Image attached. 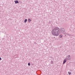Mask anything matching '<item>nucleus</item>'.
<instances>
[{
    "mask_svg": "<svg viewBox=\"0 0 75 75\" xmlns=\"http://www.w3.org/2000/svg\"><path fill=\"white\" fill-rule=\"evenodd\" d=\"M64 31L65 30L64 29V28L61 30L58 27H56L52 30V33L54 36H58L60 33H64Z\"/></svg>",
    "mask_w": 75,
    "mask_h": 75,
    "instance_id": "1",
    "label": "nucleus"
},
{
    "mask_svg": "<svg viewBox=\"0 0 75 75\" xmlns=\"http://www.w3.org/2000/svg\"><path fill=\"white\" fill-rule=\"evenodd\" d=\"M14 2H15V4H17L18 3V1L17 0L15 1Z\"/></svg>",
    "mask_w": 75,
    "mask_h": 75,
    "instance_id": "3",
    "label": "nucleus"
},
{
    "mask_svg": "<svg viewBox=\"0 0 75 75\" xmlns=\"http://www.w3.org/2000/svg\"><path fill=\"white\" fill-rule=\"evenodd\" d=\"M30 63H28V66H30Z\"/></svg>",
    "mask_w": 75,
    "mask_h": 75,
    "instance_id": "9",
    "label": "nucleus"
},
{
    "mask_svg": "<svg viewBox=\"0 0 75 75\" xmlns=\"http://www.w3.org/2000/svg\"><path fill=\"white\" fill-rule=\"evenodd\" d=\"M65 36H66V35H65Z\"/></svg>",
    "mask_w": 75,
    "mask_h": 75,
    "instance_id": "13",
    "label": "nucleus"
},
{
    "mask_svg": "<svg viewBox=\"0 0 75 75\" xmlns=\"http://www.w3.org/2000/svg\"><path fill=\"white\" fill-rule=\"evenodd\" d=\"M66 62H67V59H64L63 61V64H65Z\"/></svg>",
    "mask_w": 75,
    "mask_h": 75,
    "instance_id": "4",
    "label": "nucleus"
},
{
    "mask_svg": "<svg viewBox=\"0 0 75 75\" xmlns=\"http://www.w3.org/2000/svg\"><path fill=\"white\" fill-rule=\"evenodd\" d=\"M53 63L54 62L53 61H51V64H53Z\"/></svg>",
    "mask_w": 75,
    "mask_h": 75,
    "instance_id": "8",
    "label": "nucleus"
},
{
    "mask_svg": "<svg viewBox=\"0 0 75 75\" xmlns=\"http://www.w3.org/2000/svg\"><path fill=\"white\" fill-rule=\"evenodd\" d=\"M70 58H70V55H69L66 57V59H67V60H70Z\"/></svg>",
    "mask_w": 75,
    "mask_h": 75,
    "instance_id": "2",
    "label": "nucleus"
},
{
    "mask_svg": "<svg viewBox=\"0 0 75 75\" xmlns=\"http://www.w3.org/2000/svg\"><path fill=\"white\" fill-rule=\"evenodd\" d=\"M27 21V19H26L24 21V23H26Z\"/></svg>",
    "mask_w": 75,
    "mask_h": 75,
    "instance_id": "6",
    "label": "nucleus"
},
{
    "mask_svg": "<svg viewBox=\"0 0 75 75\" xmlns=\"http://www.w3.org/2000/svg\"><path fill=\"white\" fill-rule=\"evenodd\" d=\"M1 58L0 57V61H1Z\"/></svg>",
    "mask_w": 75,
    "mask_h": 75,
    "instance_id": "12",
    "label": "nucleus"
},
{
    "mask_svg": "<svg viewBox=\"0 0 75 75\" xmlns=\"http://www.w3.org/2000/svg\"><path fill=\"white\" fill-rule=\"evenodd\" d=\"M68 74L69 75H71V72H68Z\"/></svg>",
    "mask_w": 75,
    "mask_h": 75,
    "instance_id": "10",
    "label": "nucleus"
},
{
    "mask_svg": "<svg viewBox=\"0 0 75 75\" xmlns=\"http://www.w3.org/2000/svg\"><path fill=\"white\" fill-rule=\"evenodd\" d=\"M59 37L60 38H62V35H60L59 36Z\"/></svg>",
    "mask_w": 75,
    "mask_h": 75,
    "instance_id": "11",
    "label": "nucleus"
},
{
    "mask_svg": "<svg viewBox=\"0 0 75 75\" xmlns=\"http://www.w3.org/2000/svg\"><path fill=\"white\" fill-rule=\"evenodd\" d=\"M64 34H66V35H69V36H70V35H71L70 34L68 33H64Z\"/></svg>",
    "mask_w": 75,
    "mask_h": 75,
    "instance_id": "7",
    "label": "nucleus"
},
{
    "mask_svg": "<svg viewBox=\"0 0 75 75\" xmlns=\"http://www.w3.org/2000/svg\"><path fill=\"white\" fill-rule=\"evenodd\" d=\"M31 21V19H29L28 20V23H30V21Z\"/></svg>",
    "mask_w": 75,
    "mask_h": 75,
    "instance_id": "5",
    "label": "nucleus"
}]
</instances>
